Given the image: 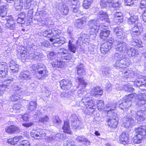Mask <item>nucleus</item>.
<instances>
[{"instance_id":"f257e3e1","label":"nucleus","mask_w":146,"mask_h":146,"mask_svg":"<svg viewBox=\"0 0 146 146\" xmlns=\"http://www.w3.org/2000/svg\"><path fill=\"white\" fill-rule=\"evenodd\" d=\"M140 72L137 71H133L132 70H128L122 73L123 76L124 78H133L137 77V79L133 82L134 86L137 87L146 86V76L140 75Z\"/></svg>"},{"instance_id":"f03ea898","label":"nucleus","mask_w":146,"mask_h":146,"mask_svg":"<svg viewBox=\"0 0 146 146\" xmlns=\"http://www.w3.org/2000/svg\"><path fill=\"white\" fill-rule=\"evenodd\" d=\"M114 56L116 61L114 64V66L117 69L127 68L131 64L129 59L126 56H122L121 54L115 52Z\"/></svg>"},{"instance_id":"7ed1b4c3","label":"nucleus","mask_w":146,"mask_h":146,"mask_svg":"<svg viewBox=\"0 0 146 146\" xmlns=\"http://www.w3.org/2000/svg\"><path fill=\"white\" fill-rule=\"evenodd\" d=\"M81 102L86 106V109L84 112L88 115H92L94 111L95 101L94 100H90L88 96L83 97Z\"/></svg>"},{"instance_id":"20e7f679","label":"nucleus","mask_w":146,"mask_h":146,"mask_svg":"<svg viewBox=\"0 0 146 146\" xmlns=\"http://www.w3.org/2000/svg\"><path fill=\"white\" fill-rule=\"evenodd\" d=\"M146 136V126L142 125L137 128L136 130L133 142L135 143H139L141 142L143 138Z\"/></svg>"},{"instance_id":"39448f33","label":"nucleus","mask_w":146,"mask_h":146,"mask_svg":"<svg viewBox=\"0 0 146 146\" xmlns=\"http://www.w3.org/2000/svg\"><path fill=\"white\" fill-rule=\"evenodd\" d=\"M137 95L134 93L125 96L123 100H120L119 107L122 109H126L131 106V101L134 97Z\"/></svg>"},{"instance_id":"423d86ee","label":"nucleus","mask_w":146,"mask_h":146,"mask_svg":"<svg viewBox=\"0 0 146 146\" xmlns=\"http://www.w3.org/2000/svg\"><path fill=\"white\" fill-rule=\"evenodd\" d=\"M104 101L103 100H99L97 102V107L99 111L105 109L108 114L110 113V111L115 110L116 107V103L109 104L104 108Z\"/></svg>"},{"instance_id":"0eeeda50","label":"nucleus","mask_w":146,"mask_h":146,"mask_svg":"<svg viewBox=\"0 0 146 146\" xmlns=\"http://www.w3.org/2000/svg\"><path fill=\"white\" fill-rule=\"evenodd\" d=\"M89 42L90 38L89 36L86 34H83L78 37L76 42V44L77 45L80 46L84 44L88 45V50L92 51L93 49L91 47V45L89 44Z\"/></svg>"},{"instance_id":"6e6552de","label":"nucleus","mask_w":146,"mask_h":146,"mask_svg":"<svg viewBox=\"0 0 146 146\" xmlns=\"http://www.w3.org/2000/svg\"><path fill=\"white\" fill-rule=\"evenodd\" d=\"M88 25L91 33L96 34L98 32L99 29L100 23L98 20H92L88 22Z\"/></svg>"},{"instance_id":"1a4fd4ad","label":"nucleus","mask_w":146,"mask_h":146,"mask_svg":"<svg viewBox=\"0 0 146 146\" xmlns=\"http://www.w3.org/2000/svg\"><path fill=\"white\" fill-rule=\"evenodd\" d=\"M61 31L60 30L57 29H47L43 33V36L45 37H54L55 38L58 37L61 34Z\"/></svg>"},{"instance_id":"9d476101","label":"nucleus","mask_w":146,"mask_h":146,"mask_svg":"<svg viewBox=\"0 0 146 146\" xmlns=\"http://www.w3.org/2000/svg\"><path fill=\"white\" fill-rule=\"evenodd\" d=\"M48 75V71L44 66L41 65H38L36 66V77L39 79L42 77L46 76Z\"/></svg>"},{"instance_id":"9b49d317","label":"nucleus","mask_w":146,"mask_h":146,"mask_svg":"<svg viewBox=\"0 0 146 146\" xmlns=\"http://www.w3.org/2000/svg\"><path fill=\"white\" fill-rule=\"evenodd\" d=\"M116 113H112L111 115L110 116L108 120V124L111 128L115 129L116 128L118 124L116 119Z\"/></svg>"},{"instance_id":"f8f14e48","label":"nucleus","mask_w":146,"mask_h":146,"mask_svg":"<svg viewBox=\"0 0 146 146\" xmlns=\"http://www.w3.org/2000/svg\"><path fill=\"white\" fill-rule=\"evenodd\" d=\"M59 50L60 51V54L62 55L61 58L63 62H68L71 59L72 57L70 54L65 48H60Z\"/></svg>"},{"instance_id":"ddd939ff","label":"nucleus","mask_w":146,"mask_h":146,"mask_svg":"<svg viewBox=\"0 0 146 146\" xmlns=\"http://www.w3.org/2000/svg\"><path fill=\"white\" fill-rule=\"evenodd\" d=\"M13 78L12 77H9L3 82L2 85L0 86V96L3 95L4 91L9 88L10 83L13 82Z\"/></svg>"},{"instance_id":"4468645a","label":"nucleus","mask_w":146,"mask_h":146,"mask_svg":"<svg viewBox=\"0 0 146 146\" xmlns=\"http://www.w3.org/2000/svg\"><path fill=\"white\" fill-rule=\"evenodd\" d=\"M6 23L5 24V27L10 30H13L16 28L15 20L11 16L8 17L6 18Z\"/></svg>"},{"instance_id":"2eb2a0df","label":"nucleus","mask_w":146,"mask_h":146,"mask_svg":"<svg viewBox=\"0 0 146 146\" xmlns=\"http://www.w3.org/2000/svg\"><path fill=\"white\" fill-rule=\"evenodd\" d=\"M124 126L126 128H128L133 126L135 124V121L131 115L124 117L123 119Z\"/></svg>"},{"instance_id":"dca6fc26","label":"nucleus","mask_w":146,"mask_h":146,"mask_svg":"<svg viewBox=\"0 0 146 146\" xmlns=\"http://www.w3.org/2000/svg\"><path fill=\"white\" fill-rule=\"evenodd\" d=\"M94 11V13L98 15L97 18L102 21H107L108 20V17L106 12L103 11H99L98 8H95Z\"/></svg>"},{"instance_id":"f3484780","label":"nucleus","mask_w":146,"mask_h":146,"mask_svg":"<svg viewBox=\"0 0 146 146\" xmlns=\"http://www.w3.org/2000/svg\"><path fill=\"white\" fill-rule=\"evenodd\" d=\"M60 83L61 89L65 90L70 89L72 86L71 81L68 80L63 79L60 81Z\"/></svg>"},{"instance_id":"a211bd4d","label":"nucleus","mask_w":146,"mask_h":146,"mask_svg":"<svg viewBox=\"0 0 146 146\" xmlns=\"http://www.w3.org/2000/svg\"><path fill=\"white\" fill-rule=\"evenodd\" d=\"M28 54L29 56V59L34 60H40V53L33 48H30Z\"/></svg>"},{"instance_id":"6ab92c4d","label":"nucleus","mask_w":146,"mask_h":146,"mask_svg":"<svg viewBox=\"0 0 146 146\" xmlns=\"http://www.w3.org/2000/svg\"><path fill=\"white\" fill-rule=\"evenodd\" d=\"M129 46L127 45L126 43L124 42H118L117 44L115 45V49L116 51H119L125 53L127 52L128 47Z\"/></svg>"},{"instance_id":"aec40b11","label":"nucleus","mask_w":146,"mask_h":146,"mask_svg":"<svg viewBox=\"0 0 146 146\" xmlns=\"http://www.w3.org/2000/svg\"><path fill=\"white\" fill-rule=\"evenodd\" d=\"M70 120L72 125L76 128L82 124L81 122L79 120L78 116L75 114L72 115L70 117Z\"/></svg>"},{"instance_id":"412c9836","label":"nucleus","mask_w":146,"mask_h":146,"mask_svg":"<svg viewBox=\"0 0 146 146\" xmlns=\"http://www.w3.org/2000/svg\"><path fill=\"white\" fill-rule=\"evenodd\" d=\"M19 77V79L23 80H29L32 78L31 73L27 70H24L21 72Z\"/></svg>"},{"instance_id":"4be33fe9","label":"nucleus","mask_w":146,"mask_h":146,"mask_svg":"<svg viewBox=\"0 0 146 146\" xmlns=\"http://www.w3.org/2000/svg\"><path fill=\"white\" fill-rule=\"evenodd\" d=\"M114 33L117 37L121 39H123L126 37L124 31V29L120 27H116L113 30Z\"/></svg>"},{"instance_id":"5701e85b","label":"nucleus","mask_w":146,"mask_h":146,"mask_svg":"<svg viewBox=\"0 0 146 146\" xmlns=\"http://www.w3.org/2000/svg\"><path fill=\"white\" fill-rule=\"evenodd\" d=\"M136 105L139 106H141L146 103V94H140L138 96Z\"/></svg>"},{"instance_id":"b1692460","label":"nucleus","mask_w":146,"mask_h":146,"mask_svg":"<svg viewBox=\"0 0 146 146\" xmlns=\"http://www.w3.org/2000/svg\"><path fill=\"white\" fill-rule=\"evenodd\" d=\"M5 131L8 133L13 134L19 133L20 130L19 127L14 125H12L6 128Z\"/></svg>"},{"instance_id":"393cba45","label":"nucleus","mask_w":146,"mask_h":146,"mask_svg":"<svg viewBox=\"0 0 146 146\" xmlns=\"http://www.w3.org/2000/svg\"><path fill=\"white\" fill-rule=\"evenodd\" d=\"M119 142L123 144L129 143V136L126 133H122L119 136Z\"/></svg>"},{"instance_id":"a878e982","label":"nucleus","mask_w":146,"mask_h":146,"mask_svg":"<svg viewBox=\"0 0 146 146\" xmlns=\"http://www.w3.org/2000/svg\"><path fill=\"white\" fill-rule=\"evenodd\" d=\"M127 53L129 57L139 55V52L137 49L129 46L127 48Z\"/></svg>"},{"instance_id":"bb28decb","label":"nucleus","mask_w":146,"mask_h":146,"mask_svg":"<svg viewBox=\"0 0 146 146\" xmlns=\"http://www.w3.org/2000/svg\"><path fill=\"white\" fill-rule=\"evenodd\" d=\"M103 93V92L101 88L98 86L93 88L91 90L92 94L96 97L101 95Z\"/></svg>"},{"instance_id":"cd10ccee","label":"nucleus","mask_w":146,"mask_h":146,"mask_svg":"<svg viewBox=\"0 0 146 146\" xmlns=\"http://www.w3.org/2000/svg\"><path fill=\"white\" fill-rule=\"evenodd\" d=\"M77 72V74L79 76H84L85 75L86 72L84 66L82 64H80L76 68Z\"/></svg>"},{"instance_id":"c85d7f7f","label":"nucleus","mask_w":146,"mask_h":146,"mask_svg":"<svg viewBox=\"0 0 146 146\" xmlns=\"http://www.w3.org/2000/svg\"><path fill=\"white\" fill-rule=\"evenodd\" d=\"M111 47L108 45V43L105 42L101 45L100 51L101 53L103 54H107L111 49Z\"/></svg>"},{"instance_id":"c756f323","label":"nucleus","mask_w":146,"mask_h":146,"mask_svg":"<svg viewBox=\"0 0 146 146\" xmlns=\"http://www.w3.org/2000/svg\"><path fill=\"white\" fill-rule=\"evenodd\" d=\"M142 29L140 27H138L137 26H135L132 28V36L133 37H136L139 35L142 31Z\"/></svg>"},{"instance_id":"7c9ffc66","label":"nucleus","mask_w":146,"mask_h":146,"mask_svg":"<svg viewBox=\"0 0 146 146\" xmlns=\"http://www.w3.org/2000/svg\"><path fill=\"white\" fill-rule=\"evenodd\" d=\"M131 44L137 47L141 48L143 47V43L142 41L138 38H133L131 41Z\"/></svg>"},{"instance_id":"2f4dec72","label":"nucleus","mask_w":146,"mask_h":146,"mask_svg":"<svg viewBox=\"0 0 146 146\" xmlns=\"http://www.w3.org/2000/svg\"><path fill=\"white\" fill-rule=\"evenodd\" d=\"M86 20L84 17L76 20L74 24L75 26L78 28H82L86 24Z\"/></svg>"},{"instance_id":"473e14b6","label":"nucleus","mask_w":146,"mask_h":146,"mask_svg":"<svg viewBox=\"0 0 146 146\" xmlns=\"http://www.w3.org/2000/svg\"><path fill=\"white\" fill-rule=\"evenodd\" d=\"M9 67L11 72L13 73L17 72L19 70V65L15 62L12 60L10 62Z\"/></svg>"},{"instance_id":"72a5a7b5","label":"nucleus","mask_w":146,"mask_h":146,"mask_svg":"<svg viewBox=\"0 0 146 146\" xmlns=\"http://www.w3.org/2000/svg\"><path fill=\"white\" fill-rule=\"evenodd\" d=\"M28 53L26 50H21L20 53H18V57L22 60L29 59V56Z\"/></svg>"},{"instance_id":"f704fd0d","label":"nucleus","mask_w":146,"mask_h":146,"mask_svg":"<svg viewBox=\"0 0 146 146\" xmlns=\"http://www.w3.org/2000/svg\"><path fill=\"white\" fill-rule=\"evenodd\" d=\"M135 118L138 121H143L145 119V117L144 116V114L141 110L138 111L137 112Z\"/></svg>"},{"instance_id":"c9c22d12","label":"nucleus","mask_w":146,"mask_h":146,"mask_svg":"<svg viewBox=\"0 0 146 146\" xmlns=\"http://www.w3.org/2000/svg\"><path fill=\"white\" fill-rule=\"evenodd\" d=\"M114 20L116 23L121 22L123 18L122 13L121 12H116L113 14Z\"/></svg>"},{"instance_id":"e433bc0d","label":"nucleus","mask_w":146,"mask_h":146,"mask_svg":"<svg viewBox=\"0 0 146 146\" xmlns=\"http://www.w3.org/2000/svg\"><path fill=\"white\" fill-rule=\"evenodd\" d=\"M8 8V6L7 5H3L0 7V15L1 17H4L7 15Z\"/></svg>"},{"instance_id":"4c0bfd02","label":"nucleus","mask_w":146,"mask_h":146,"mask_svg":"<svg viewBox=\"0 0 146 146\" xmlns=\"http://www.w3.org/2000/svg\"><path fill=\"white\" fill-rule=\"evenodd\" d=\"M27 110L29 111H35L37 107L36 102L32 101L27 105Z\"/></svg>"},{"instance_id":"58836bf2","label":"nucleus","mask_w":146,"mask_h":146,"mask_svg":"<svg viewBox=\"0 0 146 146\" xmlns=\"http://www.w3.org/2000/svg\"><path fill=\"white\" fill-rule=\"evenodd\" d=\"M51 63L53 67L61 68L62 66L63 62L60 59H57L53 60Z\"/></svg>"},{"instance_id":"ea45409f","label":"nucleus","mask_w":146,"mask_h":146,"mask_svg":"<svg viewBox=\"0 0 146 146\" xmlns=\"http://www.w3.org/2000/svg\"><path fill=\"white\" fill-rule=\"evenodd\" d=\"M23 0H16L15 1L14 6L17 11H21L23 8Z\"/></svg>"},{"instance_id":"a19ab883","label":"nucleus","mask_w":146,"mask_h":146,"mask_svg":"<svg viewBox=\"0 0 146 146\" xmlns=\"http://www.w3.org/2000/svg\"><path fill=\"white\" fill-rule=\"evenodd\" d=\"M110 33V30H105L102 31L100 33V37L102 40H105L108 37Z\"/></svg>"},{"instance_id":"79ce46f5","label":"nucleus","mask_w":146,"mask_h":146,"mask_svg":"<svg viewBox=\"0 0 146 146\" xmlns=\"http://www.w3.org/2000/svg\"><path fill=\"white\" fill-rule=\"evenodd\" d=\"M68 46V50L74 53H75L76 50L78 48V47L72 44V42L70 40H69Z\"/></svg>"},{"instance_id":"37998d69","label":"nucleus","mask_w":146,"mask_h":146,"mask_svg":"<svg viewBox=\"0 0 146 146\" xmlns=\"http://www.w3.org/2000/svg\"><path fill=\"white\" fill-rule=\"evenodd\" d=\"M15 91V93L18 95L20 96L25 92V89L21 88L19 86H16L13 88Z\"/></svg>"},{"instance_id":"c03bdc74","label":"nucleus","mask_w":146,"mask_h":146,"mask_svg":"<svg viewBox=\"0 0 146 146\" xmlns=\"http://www.w3.org/2000/svg\"><path fill=\"white\" fill-rule=\"evenodd\" d=\"M62 129L64 133L71 134L72 132L70 129L69 123L67 121H64V125L62 127Z\"/></svg>"},{"instance_id":"a18cd8bd","label":"nucleus","mask_w":146,"mask_h":146,"mask_svg":"<svg viewBox=\"0 0 146 146\" xmlns=\"http://www.w3.org/2000/svg\"><path fill=\"white\" fill-rule=\"evenodd\" d=\"M138 18V16L137 15H133L132 16H131L128 19L127 21L129 25L134 24L137 21Z\"/></svg>"},{"instance_id":"49530a36","label":"nucleus","mask_w":146,"mask_h":146,"mask_svg":"<svg viewBox=\"0 0 146 146\" xmlns=\"http://www.w3.org/2000/svg\"><path fill=\"white\" fill-rule=\"evenodd\" d=\"M76 140L77 141L82 142L84 141V144L87 145H90V141L88 139H86L82 135L79 136L77 137L76 139Z\"/></svg>"},{"instance_id":"de8ad7c7","label":"nucleus","mask_w":146,"mask_h":146,"mask_svg":"<svg viewBox=\"0 0 146 146\" xmlns=\"http://www.w3.org/2000/svg\"><path fill=\"white\" fill-rule=\"evenodd\" d=\"M66 138V135L61 133H57L54 136V140L57 141L63 140Z\"/></svg>"},{"instance_id":"09e8293b","label":"nucleus","mask_w":146,"mask_h":146,"mask_svg":"<svg viewBox=\"0 0 146 146\" xmlns=\"http://www.w3.org/2000/svg\"><path fill=\"white\" fill-rule=\"evenodd\" d=\"M60 12L62 15H67L69 12L68 7L66 5H63L60 9Z\"/></svg>"},{"instance_id":"8fccbe9b","label":"nucleus","mask_w":146,"mask_h":146,"mask_svg":"<svg viewBox=\"0 0 146 146\" xmlns=\"http://www.w3.org/2000/svg\"><path fill=\"white\" fill-rule=\"evenodd\" d=\"M76 81L78 83V87L85 88L87 85L86 83L83 80V78L78 77Z\"/></svg>"},{"instance_id":"3c124183","label":"nucleus","mask_w":146,"mask_h":146,"mask_svg":"<svg viewBox=\"0 0 146 146\" xmlns=\"http://www.w3.org/2000/svg\"><path fill=\"white\" fill-rule=\"evenodd\" d=\"M66 42V39L63 37L61 36L60 37H57L56 38L55 41L54 42V43H57L62 45L64 44Z\"/></svg>"},{"instance_id":"603ef678","label":"nucleus","mask_w":146,"mask_h":146,"mask_svg":"<svg viewBox=\"0 0 146 146\" xmlns=\"http://www.w3.org/2000/svg\"><path fill=\"white\" fill-rule=\"evenodd\" d=\"M111 0H101L100 5L102 8L109 7Z\"/></svg>"},{"instance_id":"864d4df0","label":"nucleus","mask_w":146,"mask_h":146,"mask_svg":"<svg viewBox=\"0 0 146 146\" xmlns=\"http://www.w3.org/2000/svg\"><path fill=\"white\" fill-rule=\"evenodd\" d=\"M110 3L109 7L113 8L115 10H116L119 7L120 3L118 1L117 3H114L113 0H111Z\"/></svg>"},{"instance_id":"5fc2aeb1","label":"nucleus","mask_w":146,"mask_h":146,"mask_svg":"<svg viewBox=\"0 0 146 146\" xmlns=\"http://www.w3.org/2000/svg\"><path fill=\"white\" fill-rule=\"evenodd\" d=\"M49 131L45 130H41L39 131V134L40 136V139L42 138L47 135Z\"/></svg>"},{"instance_id":"6e6d98bb","label":"nucleus","mask_w":146,"mask_h":146,"mask_svg":"<svg viewBox=\"0 0 146 146\" xmlns=\"http://www.w3.org/2000/svg\"><path fill=\"white\" fill-rule=\"evenodd\" d=\"M93 0H84L83 4V7L86 9H88L92 3Z\"/></svg>"},{"instance_id":"4d7b16f0","label":"nucleus","mask_w":146,"mask_h":146,"mask_svg":"<svg viewBox=\"0 0 146 146\" xmlns=\"http://www.w3.org/2000/svg\"><path fill=\"white\" fill-rule=\"evenodd\" d=\"M31 137L36 139H39L40 136L39 134V131L33 130L30 133Z\"/></svg>"},{"instance_id":"13d9d810","label":"nucleus","mask_w":146,"mask_h":146,"mask_svg":"<svg viewBox=\"0 0 146 146\" xmlns=\"http://www.w3.org/2000/svg\"><path fill=\"white\" fill-rule=\"evenodd\" d=\"M49 121L48 117L46 115H44L43 117L40 118L39 121L40 122L43 123H46Z\"/></svg>"},{"instance_id":"bf43d9fd","label":"nucleus","mask_w":146,"mask_h":146,"mask_svg":"<svg viewBox=\"0 0 146 146\" xmlns=\"http://www.w3.org/2000/svg\"><path fill=\"white\" fill-rule=\"evenodd\" d=\"M21 98V96L15 93L10 97V99L12 101H16Z\"/></svg>"},{"instance_id":"052dcab7","label":"nucleus","mask_w":146,"mask_h":146,"mask_svg":"<svg viewBox=\"0 0 146 146\" xmlns=\"http://www.w3.org/2000/svg\"><path fill=\"white\" fill-rule=\"evenodd\" d=\"M8 70V66L5 62H0V70Z\"/></svg>"},{"instance_id":"680f3d73","label":"nucleus","mask_w":146,"mask_h":146,"mask_svg":"<svg viewBox=\"0 0 146 146\" xmlns=\"http://www.w3.org/2000/svg\"><path fill=\"white\" fill-rule=\"evenodd\" d=\"M40 43L38 44L39 46H43L45 47H48L50 46V43L49 41L46 40L43 41L40 40Z\"/></svg>"},{"instance_id":"e2e57ef3","label":"nucleus","mask_w":146,"mask_h":146,"mask_svg":"<svg viewBox=\"0 0 146 146\" xmlns=\"http://www.w3.org/2000/svg\"><path fill=\"white\" fill-rule=\"evenodd\" d=\"M8 72V70H0V77L5 78L7 77Z\"/></svg>"},{"instance_id":"0e129e2a","label":"nucleus","mask_w":146,"mask_h":146,"mask_svg":"<svg viewBox=\"0 0 146 146\" xmlns=\"http://www.w3.org/2000/svg\"><path fill=\"white\" fill-rule=\"evenodd\" d=\"M74 141L71 139L67 140L66 142L64 143V146H74Z\"/></svg>"},{"instance_id":"69168bd1","label":"nucleus","mask_w":146,"mask_h":146,"mask_svg":"<svg viewBox=\"0 0 146 146\" xmlns=\"http://www.w3.org/2000/svg\"><path fill=\"white\" fill-rule=\"evenodd\" d=\"M72 11L74 13H77L79 11V6L78 5H70Z\"/></svg>"},{"instance_id":"338daca9","label":"nucleus","mask_w":146,"mask_h":146,"mask_svg":"<svg viewBox=\"0 0 146 146\" xmlns=\"http://www.w3.org/2000/svg\"><path fill=\"white\" fill-rule=\"evenodd\" d=\"M77 93L79 96L80 97H81L82 95H84L83 97L85 96H87L86 92L83 89L78 90L77 91Z\"/></svg>"},{"instance_id":"774afa93","label":"nucleus","mask_w":146,"mask_h":146,"mask_svg":"<svg viewBox=\"0 0 146 146\" xmlns=\"http://www.w3.org/2000/svg\"><path fill=\"white\" fill-rule=\"evenodd\" d=\"M37 65V64H30L29 67V70L31 71H34L36 72V66Z\"/></svg>"}]
</instances>
